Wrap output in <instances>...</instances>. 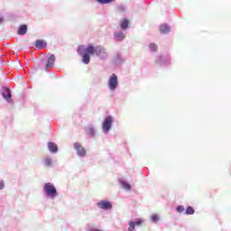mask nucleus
I'll list each match as a JSON object with an SVG mask.
<instances>
[{
    "mask_svg": "<svg viewBox=\"0 0 231 231\" xmlns=\"http://www.w3.org/2000/svg\"><path fill=\"white\" fill-rule=\"evenodd\" d=\"M118 12H125V7L124 5H120L117 7Z\"/></svg>",
    "mask_w": 231,
    "mask_h": 231,
    "instance_id": "nucleus-23",
    "label": "nucleus"
},
{
    "mask_svg": "<svg viewBox=\"0 0 231 231\" xmlns=\"http://www.w3.org/2000/svg\"><path fill=\"white\" fill-rule=\"evenodd\" d=\"M123 189H125V190H131V184L125 182V181H123L121 183Z\"/></svg>",
    "mask_w": 231,
    "mask_h": 231,
    "instance_id": "nucleus-17",
    "label": "nucleus"
},
{
    "mask_svg": "<svg viewBox=\"0 0 231 231\" xmlns=\"http://www.w3.org/2000/svg\"><path fill=\"white\" fill-rule=\"evenodd\" d=\"M88 133L91 134V136H93V134H95V130L93 128H89Z\"/></svg>",
    "mask_w": 231,
    "mask_h": 231,
    "instance_id": "nucleus-24",
    "label": "nucleus"
},
{
    "mask_svg": "<svg viewBox=\"0 0 231 231\" xmlns=\"http://www.w3.org/2000/svg\"><path fill=\"white\" fill-rule=\"evenodd\" d=\"M44 165H46L47 167H51V165H52L51 159H50V158H45V160H44Z\"/></svg>",
    "mask_w": 231,
    "mask_h": 231,
    "instance_id": "nucleus-20",
    "label": "nucleus"
},
{
    "mask_svg": "<svg viewBox=\"0 0 231 231\" xmlns=\"http://www.w3.org/2000/svg\"><path fill=\"white\" fill-rule=\"evenodd\" d=\"M3 21H5V19L3 17H0V24L1 23H3Z\"/></svg>",
    "mask_w": 231,
    "mask_h": 231,
    "instance_id": "nucleus-26",
    "label": "nucleus"
},
{
    "mask_svg": "<svg viewBox=\"0 0 231 231\" xmlns=\"http://www.w3.org/2000/svg\"><path fill=\"white\" fill-rule=\"evenodd\" d=\"M53 66H55V55L52 54L47 60L46 69L53 68Z\"/></svg>",
    "mask_w": 231,
    "mask_h": 231,
    "instance_id": "nucleus-9",
    "label": "nucleus"
},
{
    "mask_svg": "<svg viewBox=\"0 0 231 231\" xmlns=\"http://www.w3.org/2000/svg\"><path fill=\"white\" fill-rule=\"evenodd\" d=\"M78 53L82 55V61L84 64H89L91 61V57L89 55H97V57H101V59H106L107 57V52H106V49L102 46L94 47L93 45H88L87 48L84 45H81L78 48Z\"/></svg>",
    "mask_w": 231,
    "mask_h": 231,
    "instance_id": "nucleus-1",
    "label": "nucleus"
},
{
    "mask_svg": "<svg viewBox=\"0 0 231 231\" xmlns=\"http://www.w3.org/2000/svg\"><path fill=\"white\" fill-rule=\"evenodd\" d=\"M108 87L110 91H115L118 88V77L116 74H112L108 79Z\"/></svg>",
    "mask_w": 231,
    "mask_h": 231,
    "instance_id": "nucleus-3",
    "label": "nucleus"
},
{
    "mask_svg": "<svg viewBox=\"0 0 231 231\" xmlns=\"http://www.w3.org/2000/svg\"><path fill=\"white\" fill-rule=\"evenodd\" d=\"M43 190L47 194V196H50L51 198H55L57 196V189L55 186L50 182H47L44 187Z\"/></svg>",
    "mask_w": 231,
    "mask_h": 231,
    "instance_id": "nucleus-2",
    "label": "nucleus"
},
{
    "mask_svg": "<svg viewBox=\"0 0 231 231\" xmlns=\"http://www.w3.org/2000/svg\"><path fill=\"white\" fill-rule=\"evenodd\" d=\"M97 1L100 5H109V3H113V1H115V0H97Z\"/></svg>",
    "mask_w": 231,
    "mask_h": 231,
    "instance_id": "nucleus-19",
    "label": "nucleus"
},
{
    "mask_svg": "<svg viewBox=\"0 0 231 231\" xmlns=\"http://www.w3.org/2000/svg\"><path fill=\"white\" fill-rule=\"evenodd\" d=\"M5 93L6 94H3L4 98H5V100H10V98H12V92L10 91V88H6Z\"/></svg>",
    "mask_w": 231,
    "mask_h": 231,
    "instance_id": "nucleus-15",
    "label": "nucleus"
},
{
    "mask_svg": "<svg viewBox=\"0 0 231 231\" xmlns=\"http://www.w3.org/2000/svg\"><path fill=\"white\" fill-rule=\"evenodd\" d=\"M111 125H113V117L108 116L102 124L104 133H109L111 130Z\"/></svg>",
    "mask_w": 231,
    "mask_h": 231,
    "instance_id": "nucleus-4",
    "label": "nucleus"
},
{
    "mask_svg": "<svg viewBox=\"0 0 231 231\" xmlns=\"http://www.w3.org/2000/svg\"><path fill=\"white\" fill-rule=\"evenodd\" d=\"M26 32H28V26L26 25H21L18 29V35H24L26 34Z\"/></svg>",
    "mask_w": 231,
    "mask_h": 231,
    "instance_id": "nucleus-12",
    "label": "nucleus"
},
{
    "mask_svg": "<svg viewBox=\"0 0 231 231\" xmlns=\"http://www.w3.org/2000/svg\"><path fill=\"white\" fill-rule=\"evenodd\" d=\"M149 48L151 51H158V45L156 43H150Z\"/></svg>",
    "mask_w": 231,
    "mask_h": 231,
    "instance_id": "nucleus-16",
    "label": "nucleus"
},
{
    "mask_svg": "<svg viewBox=\"0 0 231 231\" xmlns=\"http://www.w3.org/2000/svg\"><path fill=\"white\" fill-rule=\"evenodd\" d=\"M35 48L38 50H44L48 46V43H46V41L44 40H37L34 43Z\"/></svg>",
    "mask_w": 231,
    "mask_h": 231,
    "instance_id": "nucleus-8",
    "label": "nucleus"
},
{
    "mask_svg": "<svg viewBox=\"0 0 231 231\" xmlns=\"http://www.w3.org/2000/svg\"><path fill=\"white\" fill-rule=\"evenodd\" d=\"M143 225V220L142 218H137L135 221H130L128 223V231H134V226H142Z\"/></svg>",
    "mask_w": 231,
    "mask_h": 231,
    "instance_id": "nucleus-5",
    "label": "nucleus"
},
{
    "mask_svg": "<svg viewBox=\"0 0 231 231\" xmlns=\"http://www.w3.org/2000/svg\"><path fill=\"white\" fill-rule=\"evenodd\" d=\"M161 33H169L171 32V28L167 24H162L159 28Z\"/></svg>",
    "mask_w": 231,
    "mask_h": 231,
    "instance_id": "nucleus-11",
    "label": "nucleus"
},
{
    "mask_svg": "<svg viewBox=\"0 0 231 231\" xmlns=\"http://www.w3.org/2000/svg\"><path fill=\"white\" fill-rule=\"evenodd\" d=\"M98 208H102L103 210H109L113 208V205H111V202L107 200H101L97 202Z\"/></svg>",
    "mask_w": 231,
    "mask_h": 231,
    "instance_id": "nucleus-6",
    "label": "nucleus"
},
{
    "mask_svg": "<svg viewBox=\"0 0 231 231\" xmlns=\"http://www.w3.org/2000/svg\"><path fill=\"white\" fill-rule=\"evenodd\" d=\"M74 149H76L77 154H79V156H86V149H84V147H82V145L79 143H74Z\"/></svg>",
    "mask_w": 231,
    "mask_h": 231,
    "instance_id": "nucleus-7",
    "label": "nucleus"
},
{
    "mask_svg": "<svg viewBox=\"0 0 231 231\" xmlns=\"http://www.w3.org/2000/svg\"><path fill=\"white\" fill-rule=\"evenodd\" d=\"M186 214H188V216H192V214H194V208L190 206L188 207L186 210Z\"/></svg>",
    "mask_w": 231,
    "mask_h": 231,
    "instance_id": "nucleus-18",
    "label": "nucleus"
},
{
    "mask_svg": "<svg viewBox=\"0 0 231 231\" xmlns=\"http://www.w3.org/2000/svg\"><path fill=\"white\" fill-rule=\"evenodd\" d=\"M48 148L51 152H57V151H59V147H57V144L55 143H49Z\"/></svg>",
    "mask_w": 231,
    "mask_h": 231,
    "instance_id": "nucleus-10",
    "label": "nucleus"
},
{
    "mask_svg": "<svg viewBox=\"0 0 231 231\" xmlns=\"http://www.w3.org/2000/svg\"><path fill=\"white\" fill-rule=\"evenodd\" d=\"M116 41H124L125 39V34L124 32H116L115 33Z\"/></svg>",
    "mask_w": 231,
    "mask_h": 231,
    "instance_id": "nucleus-13",
    "label": "nucleus"
},
{
    "mask_svg": "<svg viewBox=\"0 0 231 231\" xmlns=\"http://www.w3.org/2000/svg\"><path fill=\"white\" fill-rule=\"evenodd\" d=\"M184 210H185V208H183V206H179L177 208V212H184Z\"/></svg>",
    "mask_w": 231,
    "mask_h": 231,
    "instance_id": "nucleus-22",
    "label": "nucleus"
},
{
    "mask_svg": "<svg viewBox=\"0 0 231 231\" xmlns=\"http://www.w3.org/2000/svg\"><path fill=\"white\" fill-rule=\"evenodd\" d=\"M128 27H129V20L124 19L120 24V28H122V30H127Z\"/></svg>",
    "mask_w": 231,
    "mask_h": 231,
    "instance_id": "nucleus-14",
    "label": "nucleus"
},
{
    "mask_svg": "<svg viewBox=\"0 0 231 231\" xmlns=\"http://www.w3.org/2000/svg\"><path fill=\"white\" fill-rule=\"evenodd\" d=\"M5 189V181L0 180V190H3Z\"/></svg>",
    "mask_w": 231,
    "mask_h": 231,
    "instance_id": "nucleus-25",
    "label": "nucleus"
},
{
    "mask_svg": "<svg viewBox=\"0 0 231 231\" xmlns=\"http://www.w3.org/2000/svg\"><path fill=\"white\" fill-rule=\"evenodd\" d=\"M152 220L153 221V223H156V222L160 221V217L158 215H153L152 217Z\"/></svg>",
    "mask_w": 231,
    "mask_h": 231,
    "instance_id": "nucleus-21",
    "label": "nucleus"
}]
</instances>
